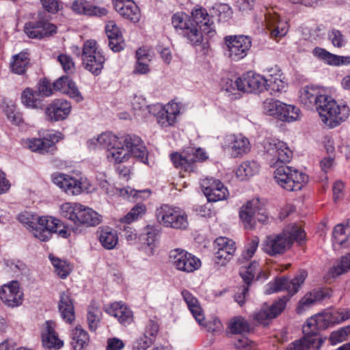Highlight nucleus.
Here are the masks:
<instances>
[{
    "label": "nucleus",
    "mask_w": 350,
    "mask_h": 350,
    "mask_svg": "<svg viewBox=\"0 0 350 350\" xmlns=\"http://www.w3.org/2000/svg\"><path fill=\"white\" fill-rule=\"evenodd\" d=\"M245 81L248 83L249 92L254 91L262 92L266 88L267 82L272 81V79L267 80L260 75L248 72L246 73V79Z\"/></svg>",
    "instance_id": "a19ab883"
},
{
    "label": "nucleus",
    "mask_w": 350,
    "mask_h": 350,
    "mask_svg": "<svg viewBox=\"0 0 350 350\" xmlns=\"http://www.w3.org/2000/svg\"><path fill=\"white\" fill-rule=\"evenodd\" d=\"M228 140L231 142L232 154L235 157L247 153L250 149L248 139L242 135H230Z\"/></svg>",
    "instance_id": "473e14b6"
},
{
    "label": "nucleus",
    "mask_w": 350,
    "mask_h": 350,
    "mask_svg": "<svg viewBox=\"0 0 350 350\" xmlns=\"http://www.w3.org/2000/svg\"><path fill=\"white\" fill-rule=\"evenodd\" d=\"M307 275V272L301 270L291 280L286 278H280L275 279L273 282L269 284L268 288L267 289V293L268 294L282 291H286L288 293V295L283 296L274 301L270 307L267 308L270 312V316L273 319L276 318L284 310L287 301L291 296L298 291Z\"/></svg>",
    "instance_id": "f03ea898"
},
{
    "label": "nucleus",
    "mask_w": 350,
    "mask_h": 350,
    "mask_svg": "<svg viewBox=\"0 0 350 350\" xmlns=\"http://www.w3.org/2000/svg\"><path fill=\"white\" fill-rule=\"evenodd\" d=\"M178 103L172 101L163 106L159 111L157 122L162 127L173 126L176 123V116L180 113Z\"/></svg>",
    "instance_id": "b1692460"
},
{
    "label": "nucleus",
    "mask_w": 350,
    "mask_h": 350,
    "mask_svg": "<svg viewBox=\"0 0 350 350\" xmlns=\"http://www.w3.org/2000/svg\"><path fill=\"white\" fill-rule=\"evenodd\" d=\"M43 8L49 13L55 14L60 10L59 0H40Z\"/></svg>",
    "instance_id": "69168bd1"
},
{
    "label": "nucleus",
    "mask_w": 350,
    "mask_h": 350,
    "mask_svg": "<svg viewBox=\"0 0 350 350\" xmlns=\"http://www.w3.org/2000/svg\"><path fill=\"white\" fill-rule=\"evenodd\" d=\"M181 294L183 299L188 306V308L196 319V321H198L200 325H204L205 320L204 315L197 298L186 289L182 291Z\"/></svg>",
    "instance_id": "2f4dec72"
},
{
    "label": "nucleus",
    "mask_w": 350,
    "mask_h": 350,
    "mask_svg": "<svg viewBox=\"0 0 350 350\" xmlns=\"http://www.w3.org/2000/svg\"><path fill=\"white\" fill-rule=\"evenodd\" d=\"M201 188L209 202H217L227 199L229 192L218 179L206 177L200 181Z\"/></svg>",
    "instance_id": "2eb2a0df"
},
{
    "label": "nucleus",
    "mask_w": 350,
    "mask_h": 350,
    "mask_svg": "<svg viewBox=\"0 0 350 350\" xmlns=\"http://www.w3.org/2000/svg\"><path fill=\"white\" fill-rule=\"evenodd\" d=\"M101 221V217L96 211L89 207L82 205V211L79 216L77 225L87 226H95Z\"/></svg>",
    "instance_id": "e433bc0d"
},
{
    "label": "nucleus",
    "mask_w": 350,
    "mask_h": 350,
    "mask_svg": "<svg viewBox=\"0 0 350 350\" xmlns=\"http://www.w3.org/2000/svg\"><path fill=\"white\" fill-rule=\"evenodd\" d=\"M157 221L165 228L185 230L189 226L187 213L178 206L162 204L156 211Z\"/></svg>",
    "instance_id": "423d86ee"
},
{
    "label": "nucleus",
    "mask_w": 350,
    "mask_h": 350,
    "mask_svg": "<svg viewBox=\"0 0 350 350\" xmlns=\"http://www.w3.org/2000/svg\"><path fill=\"white\" fill-rule=\"evenodd\" d=\"M281 102L273 98L267 99L263 102L262 110L263 112L271 116L277 117Z\"/></svg>",
    "instance_id": "6e6d98bb"
},
{
    "label": "nucleus",
    "mask_w": 350,
    "mask_h": 350,
    "mask_svg": "<svg viewBox=\"0 0 350 350\" xmlns=\"http://www.w3.org/2000/svg\"><path fill=\"white\" fill-rule=\"evenodd\" d=\"M90 146H98L106 150V158L110 163L127 162L133 155L146 163L148 151L140 137L135 135L118 137L111 132H104L88 142Z\"/></svg>",
    "instance_id": "f257e3e1"
},
{
    "label": "nucleus",
    "mask_w": 350,
    "mask_h": 350,
    "mask_svg": "<svg viewBox=\"0 0 350 350\" xmlns=\"http://www.w3.org/2000/svg\"><path fill=\"white\" fill-rule=\"evenodd\" d=\"M71 338V345L75 350H83L90 340L88 332L81 325H77L72 330Z\"/></svg>",
    "instance_id": "58836bf2"
},
{
    "label": "nucleus",
    "mask_w": 350,
    "mask_h": 350,
    "mask_svg": "<svg viewBox=\"0 0 350 350\" xmlns=\"http://www.w3.org/2000/svg\"><path fill=\"white\" fill-rule=\"evenodd\" d=\"M159 234V230L153 226H147L146 228V243L150 253H152L153 247Z\"/></svg>",
    "instance_id": "052dcab7"
},
{
    "label": "nucleus",
    "mask_w": 350,
    "mask_h": 350,
    "mask_svg": "<svg viewBox=\"0 0 350 350\" xmlns=\"http://www.w3.org/2000/svg\"><path fill=\"white\" fill-rule=\"evenodd\" d=\"M171 161L175 167L180 169L185 172L191 173L195 171L196 160L193 154L187 152L179 154L174 152L171 154Z\"/></svg>",
    "instance_id": "cd10ccee"
},
{
    "label": "nucleus",
    "mask_w": 350,
    "mask_h": 350,
    "mask_svg": "<svg viewBox=\"0 0 350 350\" xmlns=\"http://www.w3.org/2000/svg\"><path fill=\"white\" fill-rule=\"evenodd\" d=\"M102 316L101 310L94 306H89L88 309L87 321L91 331H95L100 323Z\"/></svg>",
    "instance_id": "3c124183"
},
{
    "label": "nucleus",
    "mask_w": 350,
    "mask_h": 350,
    "mask_svg": "<svg viewBox=\"0 0 350 350\" xmlns=\"http://www.w3.org/2000/svg\"><path fill=\"white\" fill-rule=\"evenodd\" d=\"M299 109L293 105H286L281 102V105L276 118L286 122L295 120L299 117Z\"/></svg>",
    "instance_id": "49530a36"
},
{
    "label": "nucleus",
    "mask_w": 350,
    "mask_h": 350,
    "mask_svg": "<svg viewBox=\"0 0 350 350\" xmlns=\"http://www.w3.org/2000/svg\"><path fill=\"white\" fill-rule=\"evenodd\" d=\"M58 307L62 319L71 323L75 319V313L73 301L68 291L61 293Z\"/></svg>",
    "instance_id": "c85d7f7f"
},
{
    "label": "nucleus",
    "mask_w": 350,
    "mask_h": 350,
    "mask_svg": "<svg viewBox=\"0 0 350 350\" xmlns=\"http://www.w3.org/2000/svg\"><path fill=\"white\" fill-rule=\"evenodd\" d=\"M71 111L70 103L64 99H55L49 103L45 114L48 120L56 122L65 120Z\"/></svg>",
    "instance_id": "6ab92c4d"
},
{
    "label": "nucleus",
    "mask_w": 350,
    "mask_h": 350,
    "mask_svg": "<svg viewBox=\"0 0 350 350\" xmlns=\"http://www.w3.org/2000/svg\"><path fill=\"white\" fill-rule=\"evenodd\" d=\"M53 182L68 195H79L88 191L90 186L85 178L80 176H71L66 174H55L52 176Z\"/></svg>",
    "instance_id": "9b49d317"
},
{
    "label": "nucleus",
    "mask_w": 350,
    "mask_h": 350,
    "mask_svg": "<svg viewBox=\"0 0 350 350\" xmlns=\"http://www.w3.org/2000/svg\"><path fill=\"white\" fill-rule=\"evenodd\" d=\"M11 70L18 75H22L26 72L30 66L29 54L23 51L12 57L10 63Z\"/></svg>",
    "instance_id": "72a5a7b5"
},
{
    "label": "nucleus",
    "mask_w": 350,
    "mask_h": 350,
    "mask_svg": "<svg viewBox=\"0 0 350 350\" xmlns=\"http://www.w3.org/2000/svg\"><path fill=\"white\" fill-rule=\"evenodd\" d=\"M81 211H82V204L77 202H64L59 207L61 216L72 221L76 225Z\"/></svg>",
    "instance_id": "c9c22d12"
},
{
    "label": "nucleus",
    "mask_w": 350,
    "mask_h": 350,
    "mask_svg": "<svg viewBox=\"0 0 350 350\" xmlns=\"http://www.w3.org/2000/svg\"><path fill=\"white\" fill-rule=\"evenodd\" d=\"M192 23L189 16L184 12H177L172 17V24L176 29L181 31L180 33L186 29V28Z\"/></svg>",
    "instance_id": "603ef678"
},
{
    "label": "nucleus",
    "mask_w": 350,
    "mask_h": 350,
    "mask_svg": "<svg viewBox=\"0 0 350 350\" xmlns=\"http://www.w3.org/2000/svg\"><path fill=\"white\" fill-rule=\"evenodd\" d=\"M264 206V203L258 198H255L248 201L241 207L239 217L245 229H252L256 220L260 222H265L267 220V216Z\"/></svg>",
    "instance_id": "9d476101"
},
{
    "label": "nucleus",
    "mask_w": 350,
    "mask_h": 350,
    "mask_svg": "<svg viewBox=\"0 0 350 350\" xmlns=\"http://www.w3.org/2000/svg\"><path fill=\"white\" fill-rule=\"evenodd\" d=\"M249 321L242 316H235L231 318L227 325V331L232 334H244L251 331Z\"/></svg>",
    "instance_id": "f704fd0d"
},
{
    "label": "nucleus",
    "mask_w": 350,
    "mask_h": 350,
    "mask_svg": "<svg viewBox=\"0 0 350 350\" xmlns=\"http://www.w3.org/2000/svg\"><path fill=\"white\" fill-rule=\"evenodd\" d=\"M83 66L95 75H98L105 61V57L98 50L95 40H89L84 42L81 54Z\"/></svg>",
    "instance_id": "1a4fd4ad"
},
{
    "label": "nucleus",
    "mask_w": 350,
    "mask_h": 350,
    "mask_svg": "<svg viewBox=\"0 0 350 350\" xmlns=\"http://www.w3.org/2000/svg\"><path fill=\"white\" fill-rule=\"evenodd\" d=\"M71 9L77 14L87 16L102 17L106 16L108 13L105 8L94 5L86 0L74 1Z\"/></svg>",
    "instance_id": "4be33fe9"
},
{
    "label": "nucleus",
    "mask_w": 350,
    "mask_h": 350,
    "mask_svg": "<svg viewBox=\"0 0 350 350\" xmlns=\"http://www.w3.org/2000/svg\"><path fill=\"white\" fill-rule=\"evenodd\" d=\"M0 299L8 307H16L22 304L23 293L18 281L13 280L3 284L0 289Z\"/></svg>",
    "instance_id": "f3484780"
},
{
    "label": "nucleus",
    "mask_w": 350,
    "mask_h": 350,
    "mask_svg": "<svg viewBox=\"0 0 350 350\" xmlns=\"http://www.w3.org/2000/svg\"><path fill=\"white\" fill-rule=\"evenodd\" d=\"M306 236L301 226L291 224L286 226L282 232L266 237L262 244V250L269 256L284 254L294 241L299 242Z\"/></svg>",
    "instance_id": "7ed1b4c3"
},
{
    "label": "nucleus",
    "mask_w": 350,
    "mask_h": 350,
    "mask_svg": "<svg viewBox=\"0 0 350 350\" xmlns=\"http://www.w3.org/2000/svg\"><path fill=\"white\" fill-rule=\"evenodd\" d=\"M265 23L267 29L270 31L271 38L274 39L284 36L288 30L286 21L282 20L275 13L268 12L265 14Z\"/></svg>",
    "instance_id": "aec40b11"
},
{
    "label": "nucleus",
    "mask_w": 350,
    "mask_h": 350,
    "mask_svg": "<svg viewBox=\"0 0 350 350\" xmlns=\"http://www.w3.org/2000/svg\"><path fill=\"white\" fill-rule=\"evenodd\" d=\"M258 237H255L251 239L250 242L246 245L241 256L239 258V264H245L253 257L258 247Z\"/></svg>",
    "instance_id": "864d4df0"
},
{
    "label": "nucleus",
    "mask_w": 350,
    "mask_h": 350,
    "mask_svg": "<svg viewBox=\"0 0 350 350\" xmlns=\"http://www.w3.org/2000/svg\"><path fill=\"white\" fill-rule=\"evenodd\" d=\"M215 263L219 267L225 266L233 257L236 252L235 242L225 237H220L215 241Z\"/></svg>",
    "instance_id": "dca6fc26"
},
{
    "label": "nucleus",
    "mask_w": 350,
    "mask_h": 350,
    "mask_svg": "<svg viewBox=\"0 0 350 350\" xmlns=\"http://www.w3.org/2000/svg\"><path fill=\"white\" fill-rule=\"evenodd\" d=\"M39 94L30 88H26L21 94V101L27 107L36 109L41 105Z\"/></svg>",
    "instance_id": "8fccbe9b"
},
{
    "label": "nucleus",
    "mask_w": 350,
    "mask_h": 350,
    "mask_svg": "<svg viewBox=\"0 0 350 350\" xmlns=\"http://www.w3.org/2000/svg\"><path fill=\"white\" fill-rule=\"evenodd\" d=\"M57 61L66 72H72L75 70V63L70 56L66 54H60L57 57Z\"/></svg>",
    "instance_id": "bf43d9fd"
},
{
    "label": "nucleus",
    "mask_w": 350,
    "mask_h": 350,
    "mask_svg": "<svg viewBox=\"0 0 350 350\" xmlns=\"http://www.w3.org/2000/svg\"><path fill=\"white\" fill-rule=\"evenodd\" d=\"M350 270V252L342 256L340 260L328 270L327 279L334 278L347 273Z\"/></svg>",
    "instance_id": "79ce46f5"
},
{
    "label": "nucleus",
    "mask_w": 350,
    "mask_h": 350,
    "mask_svg": "<svg viewBox=\"0 0 350 350\" xmlns=\"http://www.w3.org/2000/svg\"><path fill=\"white\" fill-rule=\"evenodd\" d=\"M146 211V206L144 204H138L135 205L129 213H128L124 218L122 219V221L130 224L133 221L137 219L145 214Z\"/></svg>",
    "instance_id": "5fc2aeb1"
},
{
    "label": "nucleus",
    "mask_w": 350,
    "mask_h": 350,
    "mask_svg": "<svg viewBox=\"0 0 350 350\" xmlns=\"http://www.w3.org/2000/svg\"><path fill=\"white\" fill-rule=\"evenodd\" d=\"M204 33L203 28L198 27L194 23H191L183 32L182 35L191 44L198 46L202 43Z\"/></svg>",
    "instance_id": "ea45409f"
},
{
    "label": "nucleus",
    "mask_w": 350,
    "mask_h": 350,
    "mask_svg": "<svg viewBox=\"0 0 350 350\" xmlns=\"http://www.w3.org/2000/svg\"><path fill=\"white\" fill-rule=\"evenodd\" d=\"M189 17L192 23L203 28L204 34L207 35L208 37H212L215 35V30L213 27V23L204 8H200L194 9Z\"/></svg>",
    "instance_id": "393cba45"
},
{
    "label": "nucleus",
    "mask_w": 350,
    "mask_h": 350,
    "mask_svg": "<svg viewBox=\"0 0 350 350\" xmlns=\"http://www.w3.org/2000/svg\"><path fill=\"white\" fill-rule=\"evenodd\" d=\"M325 96L321 89L314 86H305L299 92V101L306 108L315 105L317 109Z\"/></svg>",
    "instance_id": "5701e85b"
},
{
    "label": "nucleus",
    "mask_w": 350,
    "mask_h": 350,
    "mask_svg": "<svg viewBox=\"0 0 350 350\" xmlns=\"http://www.w3.org/2000/svg\"><path fill=\"white\" fill-rule=\"evenodd\" d=\"M152 338H149L146 334L138 338L133 345L134 350H146L152 343Z\"/></svg>",
    "instance_id": "0e129e2a"
},
{
    "label": "nucleus",
    "mask_w": 350,
    "mask_h": 350,
    "mask_svg": "<svg viewBox=\"0 0 350 350\" xmlns=\"http://www.w3.org/2000/svg\"><path fill=\"white\" fill-rule=\"evenodd\" d=\"M125 44L122 40V36H119L117 38H109V46L114 52H119L124 48Z\"/></svg>",
    "instance_id": "338daca9"
},
{
    "label": "nucleus",
    "mask_w": 350,
    "mask_h": 350,
    "mask_svg": "<svg viewBox=\"0 0 350 350\" xmlns=\"http://www.w3.org/2000/svg\"><path fill=\"white\" fill-rule=\"evenodd\" d=\"M266 159L270 166L276 167L280 163H286L291 161L293 152L286 144L278 139H271L265 145Z\"/></svg>",
    "instance_id": "f8f14e48"
},
{
    "label": "nucleus",
    "mask_w": 350,
    "mask_h": 350,
    "mask_svg": "<svg viewBox=\"0 0 350 350\" xmlns=\"http://www.w3.org/2000/svg\"><path fill=\"white\" fill-rule=\"evenodd\" d=\"M350 335V325L338 329V331L333 332L330 336L329 340L331 345H336L346 340Z\"/></svg>",
    "instance_id": "4d7b16f0"
},
{
    "label": "nucleus",
    "mask_w": 350,
    "mask_h": 350,
    "mask_svg": "<svg viewBox=\"0 0 350 350\" xmlns=\"http://www.w3.org/2000/svg\"><path fill=\"white\" fill-rule=\"evenodd\" d=\"M315 302L316 301L310 292L306 293L299 301L298 306L296 308L297 312L299 314L302 313L304 311L313 305Z\"/></svg>",
    "instance_id": "680f3d73"
},
{
    "label": "nucleus",
    "mask_w": 350,
    "mask_h": 350,
    "mask_svg": "<svg viewBox=\"0 0 350 350\" xmlns=\"http://www.w3.org/2000/svg\"><path fill=\"white\" fill-rule=\"evenodd\" d=\"M56 323L53 321H47L43 325L42 330V342L47 349H60L64 345L57 333L55 332Z\"/></svg>",
    "instance_id": "412c9836"
},
{
    "label": "nucleus",
    "mask_w": 350,
    "mask_h": 350,
    "mask_svg": "<svg viewBox=\"0 0 350 350\" xmlns=\"http://www.w3.org/2000/svg\"><path fill=\"white\" fill-rule=\"evenodd\" d=\"M241 265L243 269L240 272L241 278L246 284L250 285L256 274L260 270L259 263L256 260H253L252 262H247L245 264Z\"/></svg>",
    "instance_id": "09e8293b"
},
{
    "label": "nucleus",
    "mask_w": 350,
    "mask_h": 350,
    "mask_svg": "<svg viewBox=\"0 0 350 350\" xmlns=\"http://www.w3.org/2000/svg\"><path fill=\"white\" fill-rule=\"evenodd\" d=\"M328 39L334 47L339 49L345 46L347 43L344 35L339 30L335 29L329 32Z\"/></svg>",
    "instance_id": "13d9d810"
},
{
    "label": "nucleus",
    "mask_w": 350,
    "mask_h": 350,
    "mask_svg": "<svg viewBox=\"0 0 350 350\" xmlns=\"http://www.w3.org/2000/svg\"><path fill=\"white\" fill-rule=\"evenodd\" d=\"M54 145V142L47 137L43 139L35 138L29 139L28 142V147L31 150L42 154L49 152L51 148H53Z\"/></svg>",
    "instance_id": "a18cd8bd"
},
{
    "label": "nucleus",
    "mask_w": 350,
    "mask_h": 350,
    "mask_svg": "<svg viewBox=\"0 0 350 350\" xmlns=\"http://www.w3.org/2000/svg\"><path fill=\"white\" fill-rule=\"evenodd\" d=\"M321 121L328 127L334 128L346 121L350 115L347 105H338L331 96L325 95L317 108Z\"/></svg>",
    "instance_id": "20e7f679"
},
{
    "label": "nucleus",
    "mask_w": 350,
    "mask_h": 350,
    "mask_svg": "<svg viewBox=\"0 0 350 350\" xmlns=\"http://www.w3.org/2000/svg\"><path fill=\"white\" fill-rule=\"evenodd\" d=\"M302 329L304 336L291 343L286 350H319L323 340L318 336L319 329L313 317L306 321Z\"/></svg>",
    "instance_id": "0eeeda50"
},
{
    "label": "nucleus",
    "mask_w": 350,
    "mask_h": 350,
    "mask_svg": "<svg viewBox=\"0 0 350 350\" xmlns=\"http://www.w3.org/2000/svg\"><path fill=\"white\" fill-rule=\"evenodd\" d=\"M55 91L61 92L68 94L70 97L75 98L77 101L82 100V96L78 90L75 83L68 77H62L53 83Z\"/></svg>",
    "instance_id": "c756f323"
},
{
    "label": "nucleus",
    "mask_w": 350,
    "mask_h": 350,
    "mask_svg": "<svg viewBox=\"0 0 350 350\" xmlns=\"http://www.w3.org/2000/svg\"><path fill=\"white\" fill-rule=\"evenodd\" d=\"M226 54L233 61L244 58L252 46V40L243 35L227 36L224 38Z\"/></svg>",
    "instance_id": "ddd939ff"
},
{
    "label": "nucleus",
    "mask_w": 350,
    "mask_h": 350,
    "mask_svg": "<svg viewBox=\"0 0 350 350\" xmlns=\"http://www.w3.org/2000/svg\"><path fill=\"white\" fill-rule=\"evenodd\" d=\"M106 312L117 318L124 325H129L133 321V312L122 302H114L106 309Z\"/></svg>",
    "instance_id": "bb28decb"
},
{
    "label": "nucleus",
    "mask_w": 350,
    "mask_h": 350,
    "mask_svg": "<svg viewBox=\"0 0 350 350\" xmlns=\"http://www.w3.org/2000/svg\"><path fill=\"white\" fill-rule=\"evenodd\" d=\"M49 258L54 267L55 273L62 279H65L69 275L72 270V267L65 260L57 257L49 256Z\"/></svg>",
    "instance_id": "37998d69"
},
{
    "label": "nucleus",
    "mask_w": 350,
    "mask_h": 350,
    "mask_svg": "<svg viewBox=\"0 0 350 350\" xmlns=\"http://www.w3.org/2000/svg\"><path fill=\"white\" fill-rule=\"evenodd\" d=\"M105 31L108 38H117V36L122 35L119 27L113 21H109L107 22L105 26Z\"/></svg>",
    "instance_id": "774afa93"
},
{
    "label": "nucleus",
    "mask_w": 350,
    "mask_h": 350,
    "mask_svg": "<svg viewBox=\"0 0 350 350\" xmlns=\"http://www.w3.org/2000/svg\"><path fill=\"white\" fill-rule=\"evenodd\" d=\"M23 215L19 216V220L27 225L32 230L33 236L42 241H48L52 234L53 230H57L59 224V219L48 216H42L33 218V221H29Z\"/></svg>",
    "instance_id": "6e6552de"
},
{
    "label": "nucleus",
    "mask_w": 350,
    "mask_h": 350,
    "mask_svg": "<svg viewBox=\"0 0 350 350\" xmlns=\"http://www.w3.org/2000/svg\"><path fill=\"white\" fill-rule=\"evenodd\" d=\"M99 241L101 245L107 250L113 249L118 243V235L116 230L109 228H100Z\"/></svg>",
    "instance_id": "4c0bfd02"
},
{
    "label": "nucleus",
    "mask_w": 350,
    "mask_h": 350,
    "mask_svg": "<svg viewBox=\"0 0 350 350\" xmlns=\"http://www.w3.org/2000/svg\"><path fill=\"white\" fill-rule=\"evenodd\" d=\"M260 165L256 161H245L237 168L236 174L241 180L250 178L259 172Z\"/></svg>",
    "instance_id": "c03bdc74"
},
{
    "label": "nucleus",
    "mask_w": 350,
    "mask_h": 350,
    "mask_svg": "<svg viewBox=\"0 0 350 350\" xmlns=\"http://www.w3.org/2000/svg\"><path fill=\"white\" fill-rule=\"evenodd\" d=\"M170 257L174 267L181 271L191 273L198 269L201 265L200 259L182 249L172 250Z\"/></svg>",
    "instance_id": "4468645a"
},
{
    "label": "nucleus",
    "mask_w": 350,
    "mask_h": 350,
    "mask_svg": "<svg viewBox=\"0 0 350 350\" xmlns=\"http://www.w3.org/2000/svg\"><path fill=\"white\" fill-rule=\"evenodd\" d=\"M312 53L315 56L332 66H340L350 64V56L337 55L320 47L314 48Z\"/></svg>",
    "instance_id": "7c9ffc66"
},
{
    "label": "nucleus",
    "mask_w": 350,
    "mask_h": 350,
    "mask_svg": "<svg viewBox=\"0 0 350 350\" xmlns=\"http://www.w3.org/2000/svg\"><path fill=\"white\" fill-rule=\"evenodd\" d=\"M115 9L123 18L133 23L138 22L141 18V11L132 0H126L124 3L118 2Z\"/></svg>",
    "instance_id": "a878e982"
},
{
    "label": "nucleus",
    "mask_w": 350,
    "mask_h": 350,
    "mask_svg": "<svg viewBox=\"0 0 350 350\" xmlns=\"http://www.w3.org/2000/svg\"><path fill=\"white\" fill-rule=\"evenodd\" d=\"M56 26L47 21H31L25 24L24 31L30 38L41 39L56 32Z\"/></svg>",
    "instance_id": "a211bd4d"
},
{
    "label": "nucleus",
    "mask_w": 350,
    "mask_h": 350,
    "mask_svg": "<svg viewBox=\"0 0 350 350\" xmlns=\"http://www.w3.org/2000/svg\"><path fill=\"white\" fill-rule=\"evenodd\" d=\"M349 229L342 224L336 225L333 230L334 245L348 246Z\"/></svg>",
    "instance_id": "de8ad7c7"
},
{
    "label": "nucleus",
    "mask_w": 350,
    "mask_h": 350,
    "mask_svg": "<svg viewBox=\"0 0 350 350\" xmlns=\"http://www.w3.org/2000/svg\"><path fill=\"white\" fill-rule=\"evenodd\" d=\"M252 317L258 323L262 325H267L270 320L273 319L272 317L270 316L268 308H262L258 312L254 313Z\"/></svg>",
    "instance_id": "e2e57ef3"
},
{
    "label": "nucleus",
    "mask_w": 350,
    "mask_h": 350,
    "mask_svg": "<svg viewBox=\"0 0 350 350\" xmlns=\"http://www.w3.org/2000/svg\"><path fill=\"white\" fill-rule=\"evenodd\" d=\"M273 175L278 185L288 191H300L309 181L307 174L285 165L277 167Z\"/></svg>",
    "instance_id": "39448f33"
}]
</instances>
